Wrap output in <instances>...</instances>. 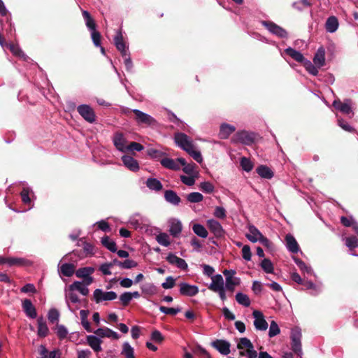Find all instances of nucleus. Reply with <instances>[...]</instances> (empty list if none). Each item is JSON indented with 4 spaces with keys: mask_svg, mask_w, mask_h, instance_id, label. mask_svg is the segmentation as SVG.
Returning a JSON list of instances; mask_svg holds the SVG:
<instances>
[{
    "mask_svg": "<svg viewBox=\"0 0 358 358\" xmlns=\"http://www.w3.org/2000/svg\"><path fill=\"white\" fill-rule=\"evenodd\" d=\"M124 113L129 117H131L129 113H134V119L138 124L152 125L155 123V120L152 116L138 109L125 108Z\"/></svg>",
    "mask_w": 358,
    "mask_h": 358,
    "instance_id": "nucleus-1",
    "label": "nucleus"
},
{
    "mask_svg": "<svg viewBox=\"0 0 358 358\" xmlns=\"http://www.w3.org/2000/svg\"><path fill=\"white\" fill-rule=\"evenodd\" d=\"M301 337L302 334L301 329L299 327H294L292 329L290 334L291 349L299 356L302 355Z\"/></svg>",
    "mask_w": 358,
    "mask_h": 358,
    "instance_id": "nucleus-2",
    "label": "nucleus"
},
{
    "mask_svg": "<svg viewBox=\"0 0 358 358\" xmlns=\"http://www.w3.org/2000/svg\"><path fill=\"white\" fill-rule=\"evenodd\" d=\"M255 140V134L254 133L246 131H238L232 138L234 143H241L243 144L250 145Z\"/></svg>",
    "mask_w": 358,
    "mask_h": 358,
    "instance_id": "nucleus-3",
    "label": "nucleus"
},
{
    "mask_svg": "<svg viewBox=\"0 0 358 358\" xmlns=\"http://www.w3.org/2000/svg\"><path fill=\"white\" fill-rule=\"evenodd\" d=\"M237 348L238 350L246 349L247 357L248 358H256L257 357V352L255 350L254 345L248 338L243 337L239 339L237 344Z\"/></svg>",
    "mask_w": 358,
    "mask_h": 358,
    "instance_id": "nucleus-4",
    "label": "nucleus"
},
{
    "mask_svg": "<svg viewBox=\"0 0 358 358\" xmlns=\"http://www.w3.org/2000/svg\"><path fill=\"white\" fill-rule=\"evenodd\" d=\"M117 297L115 292H103L101 289H96L93 293V299L96 303H99L103 301H112Z\"/></svg>",
    "mask_w": 358,
    "mask_h": 358,
    "instance_id": "nucleus-5",
    "label": "nucleus"
},
{
    "mask_svg": "<svg viewBox=\"0 0 358 358\" xmlns=\"http://www.w3.org/2000/svg\"><path fill=\"white\" fill-rule=\"evenodd\" d=\"M176 144L185 151L189 152L194 145L192 141H189L188 136L184 133H177L174 137Z\"/></svg>",
    "mask_w": 358,
    "mask_h": 358,
    "instance_id": "nucleus-6",
    "label": "nucleus"
},
{
    "mask_svg": "<svg viewBox=\"0 0 358 358\" xmlns=\"http://www.w3.org/2000/svg\"><path fill=\"white\" fill-rule=\"evenodd\" d=\"M262 25L266 27L271 33L280 37L286 38L287 36V32L285 29L280 27L278 24L271 21H262Z\"/></svg>",
    "mask_w": 358,
    "mask_h": 358,
    "instance_id": "nucleus-7",
    "label": "nucleus"
},
{
    "mask_svg": "<svg viewBox=\"0 0 358 358\" xmlns=\"http://www.w3.org/2000/svg\"><path fill=\"white\" fill-rule=\"evenodd\" d=\"M78 113L87 122L92 123L95 121V114L93 109L88 105H80L78 107Z\"/></svg>",
    "mask_w": 358,
    "mask_h": 358,
    "instance_id": "nucleus-8",
    "label": "nucleus"
},
{
    "mask_svg": "<svg viewBox=\"0 0 358 358\" xmlns=\"http://www.w3.org/2000/svg\"><path fill=\"white\" fill-rule=\"evenodd\" d=\"M211 346L216 349L220 354L227 355L230 353L229 342L222 339H216L210 343Z\"/></svg>",
    "mask_w": 358,
    "mask_h": 358,
    "instance_id": "nucleus-9",
    "label": "nucleus"
},
{
    "mask_svg": "<svg viewBox=\"0 0 358 358\" xmlns=\"http://www.w3.org/2000/svg\"><path fill=\"white\" fill-rule=\"evenodd\" d=\"M255 317L254 326L256 329L260 331H265L268 328V323L264 319V315L259 310H255L252 313Z\"/></svg>",
    "mask_w": 358,
    "mask_h": 358,
    "instance_id": "nucleus-10",
    "label": "nucleus"
},
{
    "mask_svg": "<svg viewBox=\"0 0 358 358\" xmlns=\"http://www.w3.org/2000/svg\"><path fill=\"white\" fill-rule=\"evenodd\" d=\"M209 230L216 238H222L224 236L225 231L220 223L215 220H209L207 222Z\"/></svg>",
    "mask_w": 358,
    "mask_h": 358,
    "instance_id": "nucleus-11",
    "label": "nucleus"
},
{
    "mask_svg": "<svg viewBox=\"0 0 358 358\" xmlns=\"http://www.w3.org/2000/svg\"><path fill=\"white\" fill-rule=\"evenodd\" d=\"M180 294L186 296H194L199 293V287L186 282H181L180 285Z\"/></svg>",
    "mask_w": 358,
    "mask_h": 358,
    "instance_id": "nucleus-12",
    "label": "nucleus"
},
{
    "mask_svg": "<svg viewBox=\"0 0 358 358\" xmlns=\"http://www.w3.org/2000/svg\"><path fill=\"white\" fill-rule=\"evenodd\" d=\"M350 103V99H346L343 103H342L341 100L338 99L334 101L332 105L336 109L340 110L344 114L348 115L352 113Z\"/></svg>",
    "mask_w": 358,
    "mask_h": 358,
    "instance_id": "nucleus-13",
    "label": "nucleus"
},
{
    "mask_svg": "<svg viewBox=\"0 0 358 358\" xmlns=\"http://www.w3.org/2000/svg\"><path fill=\"white\" fill-rule=\"evenodd\" d=\"M166 259L169 264L176 265L178 268L182 270L187 269L188 266L186 262L183 259L177 257L173 253H169Z\"/></svg>",
    "mask_w": 358,
    "mask_h": 358,
    "instance_id": "nucleus-14",
    "label": "nucleus"
},
{
    "mask_svg": "<svg viewBox=\"0 0 358 358\" xmlns=\"http://www.w3.org/2000/svg\"><path fill=\"white\" fill-rule=\"evenodd\" d=\"M124 165L131 171L139 170V164L136 159L129 155H124L122 157Z\"/></svg>",
    "mask_w": 358,
    "mask_h": 358,
    "instance_id": "nucleus-15",
    "label": "nucleus"
},
{
    "mask_svg": "<svg viewBox=\"0 0 358 358\" xmlns=\"http://www.w3.org/2000/svg\"><path fill=\"white\" fill-rule=\"evenodd\" d=\"M22 308L26 315L30 318L34 319L36 317V310L30 299H26L22 301Z\"/></svg>",
    "mask_w": 358,
    "mask_h": 358,
    "instance_id": "nucleus-16",
    "label": "nucleus"
},
{
    "mask_svg": "<svg viewBox=\"0 0 358 358\" xmlns=\"http://www.w3.org/2000/svg\"><path fill=\"white\" fill-rule=\"evenodd\" d=\"M249 233L246 234L247 238L252 243H256L264 236L254 225H249Z\"/></svg>",
    "mask_w": 358,
    "mask_h": 358,
    "instance_id": "nucleus-17",
    "label": "nucleus"
},
{
    "mask_svg": "<svg viewBox=\"0 0 358 358\" xmlns=\"http://www.w3.org/2000/svg\"><path fill=\"white\" fill-rule=\"evenodd\" d=\"M113 143L115 148L121 151L126 152L127 146L125 145L126 139L124 138L123 134L120 132H117L115 134L113 137Z\"/></svg>",
    "mask_w": 358,
    "mask_h": 358,
    "instance_id": "nucleus-18",
    "label": "nucleus"
},
{
    "mask_svg": "<svg viewBox=\"0 0 358 358\" xmlns=\"http://www.w3.org/2000/svg\"><path fill=\"white\" fill-rule=\"evenodd\" d=\"M114 41L117 49L121 52V55H126V53H128V48L124 42L123 36L120 31L115 36Z\"/></svg>",
    "mask_w": 358,
    "mask_h": 358,
    "instance_id": "nucleus-19",
    "label": "nucleus"
},
{
    "mask_svg": "<svg viewBox=\"0 0 358 358\" xmlns=\"http://www.w3.org/2000/svg\"><path fill=\"white\" fill-rule=\"evenodd\" d=\"M212 282L208 286V289L212 292H215L219 289L224 287L223 278L220 274H217L211 277Z\"/></svg>",
    "mask_w": 358,
    "mask_h": 358,
    "instance_id": "nucleus-20",
    "label": "nucleus"
},
{
    "mask_svg": "<svg viewBox=\"0 0 358 358\" xmlns=\"http://www.w3.org/2000/svg\"><path fill=\"white\" fill-rule=\"evenodd\" d=\"M87 344L93 349L94 352H99L102 350V348L101 347L102 341L98 337L93 335L87 336Z\"/></svg>",
    "mask_w": 358,
    "mask_h": 358,
    "instance_id": "nucleus-21",
    "label": "nucleus"
},
{
    "mask_svg": "<svg viewBox=\"0 0 358 358\" xmlns=\"http://www.w3.org/2000/svg\"><path fill=\"white\" fill-rule=\"evenodd\" d=\"M313 62L317 67H322L325 64V50L323 47H320L313 58Z\"/></svg>",
    "mask_w": 358,
    "mask_h": 358,
    "instance_id": "nucleus-22",
    "label": "nucleus"
},
{
    "mask_svg": "<svg viewBox=\"0 0 358 358\" xmlns=\"http://www.w3.org/2000/svg\"><path fill=\"white\" fill-rule=\"evenodd\" d=\"M235 130L234 126L229 124H222L220 126L219 136L222 139H227Z\"/></svg>",
    "mask_w": 358,
    "mask_h": 358,
    "instance_id": "nucleus-23",
    "label": "nucleus"
},
{
    "mask_svg": "<svg viewBox=\"0 0 358 358\" xmlns=\"http://www.w3.org/2000/svg\"><path fill=\"white\" fill-rule=\"evenodd\" d=\"M160 164L162 166H163L164 168L173 170V171H178L180 169V166L179 164L174 159L168 158V157H164L162 159H160Z\"/></svg>",
    "mask_w": 358,
    "mask_h": 358,
    "instance_id": "nucleus-24",
    "label": "nucleus"
},
{
    "mask_svg": "<svg viewBox=\"0 0 358 358\" xmlns=\"http://www.w3.org/2000/svg\"><path fill=\"white\" fill-rule=\"evenodd\" d=\"M164 198L167 202L173 205H178L181 201L180 198L177 194L171 189L164 192Z\"/></svg>",
    "mask_w": 358,
    "mask_h": 358,
    "instance_id": "nucleus-25",
    "label": "nucleus"
},
{
    "mask_svg": "<svg viewBox=\"0 0 358 358\" xmlns=\"http://www.w3.org/2000/svg\"><path fill=\"white\" fill-rule=\"evenodd\" d=\"M257 173L263 178L271 179L273 177V172L266 165H260L256 169Z\"/></svg>",
    "mask_w": 358,
    "mask_h": 358,
    "instance_id": "nucleus-26",
    "label": "nucleus"
},
{
    "mask_svg": "<svg viewBox=\"0 0 358 358\" xmlns=\"http://www.w3.org/2000/svg\"><path fill=\"white\" fill-rule=\"evenodd\" d=\"M285 52L287 55L298 62L303 64V62L306 59L300 52L292 48L289 47L287 48Z\"/></svg>",
    "mask_w": 358,
    "mask_h": 358,
    "instance_id": "nucleus-27",
    "label": "nucleus"
},
{
    "mask_svg": "<svg viewBox=\"0 0 358 358\" xmlns=\"http://www.w3.org/2000/svg\"><path fill=\"white\" fill-rule=\"evenodd\" d=\"M285 241L287 247L290 252L296 253L299 251V245L293 236L287 234L285 237Z\"/></svg>",
    "mask_w": 358,
    "mask_h": 358,
    "instance_id": "nucleus-28",
    "label": "nucleus"
},
{
    "mask_svg": "<svg viewBox=\"0 0 358 358\" xmlns=\"http://www.w3.org/2000/svg\"><path fill=\"white\" fill-rule=\"evenodd\" d=\"M338 27V21L335 16H331L327 18L325 23L326 30L330 33L335 32Z\"/></svg>",
    "mask_w": 358,
    "mask_h": 358,
    "instance_id": "nucleus-29",
    "label": "nucleus"
},
{
    "mask_svg": "<svg viewBox=\"0 0 358 358\" xmlns=\"http://www.w3.org/2000/svg\"><path fill=\"white\" fill-rule=\"evenodd\" d=\"M145 185L150 189L156 192H159L163 188L162 182L158 179L154 178H148Z\"/></svg>",
    "mask_w": 358,
    "mask_h": 358,
    "instance_id": "nucleus-30",
    "label": "nucleus"
},
{
    "mask_svg": "<svg viewBox=\"0 0 358 358\" xmlns=\"http://www.w3.org/2000/svg\"><path fill=\"white\" fill-rule=\"evenodd\" d=\"M38 335L41 337H45L48 336L49 329L46 324L45 321L42 317L38 318Z\"/></svg>",
    "mask_w": 358,
    "mask_h": 358,
    "instance_id": "nucleus-31",
    "label": "nucleus"
},
{
    "mask_svg": "<svg viewBox=\"0 0 358 358\" xmlns=\"http://www.w3.org/2000/svg\"><path fill=\"white\" fill-rule=\"evenodd\" d=\"M182 231V224L179 220H173L171 222L169 232L173 237H178Z\"/></svg>",
    "mask_w": 358,
    "mask_h": 358,
    "instance_id": "nucleus-32",
    "label": "nucleus"
},
{
    "mask_svg": "<svg viewBox=\"0 0 358 358\" xmlns=\"http://www.w3.org/2000/svg\"><path fill=\"white\" fill-rule=\"evenodd\" d=\"M191 350L194 355H198L201 358H212L209 352L199 344L192 346L191 348Z\"/></svg>",
    "mask_w": 358,
    "mask_h": 358,
    "instance_id": "nucleus-33",
    "label": "nucleus"
},
{
    "mask_svg": "<svg viewBox=\"0 0 358 358\" xmlns=\"http://www.w3.org/2000/svg\"><path fill=\"white\" fill-rule=\"evenodd\" d=\"M69 291L73 292L74 290H78L81 294L83 296H87L89 294L88 288L84 287L83 285V282L79 281H76L71 285H69Z\"/></svg>",
    "mask_w": 358,
    "mask_h": 358,
    "instance_id": "nucleus-34",
    "label": "nucleus"
},
{
    "mask_svg": "<svg viewBox=\"0 0 358 358\" xmlns=\"http://www.w3.org/2000/svg\"><path fill=\"white\" fill-rule=\"evenodd\" d=\"M241 280L238 278L227 277L226 278L225 288L227 290L233 293L235 290V287L240 284Z\"/></svg>",
    "mask_w": 358,
    "mask_h": 358,
    "instance_id": "nucleus-35",
    "label": "nucleus"
},
{
    "mask_svg": "<svg viewBox=\"0 0 358 358\" xmlns=\"http://www.w3.org/2000/svg\"><path fill=\"white\" fill-rule=\"evenodd\" d=\"M75 266L73 264L65 263L63 264L60 267V271L63 275L66 277H71L75 273Z\"/></svg>",
    "mask_w": 358,
    "mask_h": 358,
    "instance_id": "nucleus-36",
    "label": "nucleus"
},
{
    "mask_svg": "<svg viewBox=\"0 0 358 358\" xmlns=\"http://www.w3.org/2000/svg\"><path fill=\"white\" fill-rule=\"evenodd\" d=\"M82 14L85 20V24L87 28L91 31L95 30L96 27V24L94 20L91 16L90 13L87 10H83Z\"/></svg>",
    "mask_w": 358,
    "mask_h": 358,
    "instance_id": "nucleus-37",
    "label": "nucleus"
},
{
    "mask_svg": "<svg viewBox=\"0 0 358 358\" xmlns=\"http://www.w3.org/2000/svg\"><path fill=\"white\" fill-rule=\"evenodd\" d=\"M101 244L106 248L108 250L112 252H115L117 251V245L115 241L110 240L109 236H104L101 238Z\"/></svg>",
    "mask_w": 358,
    "mask_h": 358,
    "instance_id": "nucleus-38",
    "label": "nucleus"
},
{
    "mask_svg": "<svg viewBox=\"0 0 358 358\" xmlns=\"http://www.w3.org/2000/svg\"><path fill=\"white\" fill-rule=\"evenodd\" d=\"M94 271L95 268L91 266L80 268L77 271H76V275L78 278H83L85 277H87V275H90L91 274H92L94 272Z\"/></svg>",
    "mask_w": 358,
    "mask_h": 358,
    "instance_id": "nucleus-39",
    "label": "nucleus"
},
{
    "mask_svg": "<svg viewBox=\"0 0 358 358\" xmlns=\"http://www.w3.org/2000/svg\"><path fill=\"white\" fill-rule=\"evenodd\" d=\"M27 261L24 258L20 257H6V264L9 266H23L25 265Z\"/></svg>",
    "mask_w": 358,
    "mask_h": 358,
    "instance_id": "nucleus-40",
    "label": "nucleus"
},
{
    "mask_svg": "<svg viewBox=\"0 0 358 358\" xmlns=\"http://www.w3.org/2000/svg\"><path fill=\"white\" fill-rule=\"evenodd\" d=\"M294 261L302 272L306 273L310 275L313 274V271L312 268L306 265V264L303 261L299 258H294Z\"/></svg>",
    "mask_w": 358,
    "mask_h": 358,
    "instance_id": "nucleus-41",
    "label": "nucleus"
},
{
    "mask_svg": "<svg viewBox=\"0 0 358 358\" xmlns=\"http://www.w3.org/2000/svg\"><path fill=\"white\" fill-rule=\"evenodd\" d=\"M193 231L199 237L206 238L208 235L206 229L200 224H194L192 227Z\"/></svg>",
    "mask_w": 358,
    "mask_h": 358,
    "instance_id": "nucleus-42",
    "label": "nucleus"
},
{
    "mask_svg": "<svg viewBox=\"0 0 358 358\" xmlns=\"http://www.w3.org/2000/svg\"><path fill=\"white\" fill-rule=\"evenodd\" d=\"M236 301L243 305L245 307H248L250 305V300L248 295L243 294L241 292H238L236 294Z\"/></svg>",
    "mask_w": 358,
    "mask_h": 358,
    "instance_id": "nucleus-43",
    "label": "nucleus"
},
{
    "mask_svg": "<svg viewBox=\"0 0 358 358\" xmlns=\"http://www.w3.org/2000/svg\"><path fill=\"white\" fill-rule=\"evenodd\" d=\"M303 64L308 73L313 76H317L318 74V69L320 67H317L316 65H315V64H313L310 61L307 59H306Z\"/></svg>",
    "mask_w": 358,
    "mask_h": 358,
    "instance_id": "nucleus-44",
    "label": "nucleus"
},
{
    "mask_svg": "<svg viewBox=\"0 0 358 358\" xmlns=\"http://www.w3.org/2000/svg\"><path fill=\"white\" fill-rule=\"evenodd\" d=\"M261 267L266 273H273V264L271 261L268 259H264L261 262Z\"/></svg>",
    "mask_w": 358,
    "mask_h": 358,
    "instance_id": "nucleus-45",
    "label": "nucleus"
},
{
    "mask_svg": "<svg viewBox=\"0 0 358 358\" xmlns=\"http://www.w3.org/2000/svg\"><path fill=\"white\" fill-rule=\"evenodd\" d=\"M345 245L350 251H352L358 247V238L355 236L347 237L345 238Z\"/></svg>",
    "mask_w": 358,
    "mask_h": 358,
    "instance_id": "nucleus-46",
    "label": "nucleus"
},
{
    "mask_svg": "<svg viewBox=\"0 0 358 358\" xmlns=\"http://www.w3.org/2000/svg\"><path fill=\"white\" fill-rule=\"evenodd\" d=\"M122 354L124 355L126 358H135L134 348L127 342L123 344Z\"/></svg>",
    "mask_w": 358,
    "mask_h": 358,
    "instance_id": "nucleus-47",
    "label": "nucleus"
},
{
    "mask_svg": "<svg viewBox=\"0 0 358 358\" xmlns=\"http://www.w3.org/2000/svg\"><path fill=\"white\" fill-rule=\"evenodd\" d=\"M187 200L190 203H199L203 199V195L199 192H192L187 195Z\"/></svg>",
    "mask_w": 358,
    "mask_h": 358,
    "instance_id": "nucleus-48",
    "label": "nucleus"
},
{
    "mask_svg": "<svg viewBox=\"0 0 358 358\" xmlns=\"http://www.w3.org/2000/svg\"><path fill=\"white\" fill-rule=\"evenodd\" d=\"M148 155L152 159L160 160L162 157L166 155V153L159 150L150 148L147 151Z\"/></svg>",
    "mask_w": 358,
    "mask_h": 358,
    "instance_id": "nucleus-49",
    "label": "nucleus"
},
{
    "mask_svg": "<svg viewBox=\"0 0 358 358\" xmlns=\"http://www.w3.org/2000/svg\"><path fill=\"white\" fill-rule=\"evenodd\" d=\"M159 310L166 315H175L181 311V308H168L161 306L159 307Z\"/></svg>",
    "mask_w": 358,
    "mask_h": 358,
    "instance_id": "nucleus-50",
    "label": "nucleus"
},
{
    "mask_svg": "<svg viewBox=\"0 0 358 358\" xmlns=\"http://www.w3.org/2000/svg\"><path fill=\"white\" fill-rule=\"evenodd\" d=\"M156 240L163 246L167 247L170 245L169 237L166 233H160L157 236Z\"/></svg>",
    "mask_w": 358,
    "mask_h": 358,
    "instance_id": "nucleus-51",
    "label": "nucleus"
},
{
    "mask_svg": "<svg viewBox=\"0 0 358 358\" xmlns=\"http://www.w3.org/2000/svg\"><path fill=\"white\" fill-rule=\"evenodd\" d=\"M241 166L242 169L246 172H250L253 169V164L252 162L245 157L241 158Z\"/></svg>",
    "mask_w": 358,
    "mask_h": 358,
    "instance_id": "nucleus-52",
    "label": "nucleus"
},
{
    "mask_svg": "<svg viewBox=\"0 0 358 358\" xmlns=\"http://www.w3.org/2000/svg\"><path fill=\"white\" fill-rule=\"evenodd\" d=\"M280 332V328L278 324L274 321H271L269 327L268 336L270 338L274 337L279 334Z\"/></svg>",
    "mask_w": 358,
    "mask_h": 358,
    "instance_id": "nucleus-53",
    "label": "nucleus"
},
{
    "mask_svg": "<svg viewBox=\"0 0 358 358\" xmlns=\"http://www.w3.org/2000/svg\"><path fill=\"white\" fill-rule=\"evenodd\" d=\"M200 189L207 194H210L214 191V186L210 182H203L199 185Z\"/></svg>",
    "mask_w": 358,
    "mask_h": 358,
    "instance_id": "nucleus-54",
    "label": "nucleus"
},
{
    "mask_svg": "<svg viewBox=\"0 0 358 358\" xmlns=\"http://www.w3.org/2000/svg\"><path fill=\"white\" fill-rule=\"evenodd\" d=\"M83 252L85 254V256H87V255L92 256V255H94V253H95L94 246L90 243L85 241L83 243Z\"/></svg>",
    "mask_w": 358,
    "mask_h": 358,
    "instance_id": "nucleus-55",
    "label": "nucleus"
},
{
    "mask_svg": "<svg viewBox=\"0 0 358 358\" xmlns=\"http://www.w3.org/2000/svg\"><path fill=\"white\" fill-rule=\"evenodd\" d=\"M57 335L60 340L65 338L68 334L66 328L62 324H57Z\"/></svg>",
    "mask_w": 358,
    "mask_h": 358,
    "instance_id": "nucleus-56",
    "label": "nucleus"
},
{
    "mask_svg": "<svg viewBox=\"0 0 358 358\" xmlns=\"http://www.w3.org/2000/svg\"><path fill=\"white\" fill-rule=\"evenodd\" d=\"M91 36H92V41H93L94 45L96 47L101 46V34L95 29V30L92 31Z\"/></svg>",
    "mask_w": 358,
    "mask_h": 358,
    "instance_id": "nucleus-57",
    "label": "nucleus"
},
{
    "mask_svg": "<svg viewBox=\"0 0 358 358\" xmlns=\"http://www.w3.org/2000/svg\"><path fill=\"white\" fill-rule=\"evenodd\" d=\"M59 313L57 309H50L48 312V320L51 323L58 321Z\"/></svg>",
    "mask_w": 358,
    "mask_h": 358,
    "instance_id": "nucleus-58",
    "label": "nucleus"
},
{
    "mask_svg": "<svg viewBox=\"0 0 358 358\" xmlns=\"http://www.w3.org/2000/svg\"><path fill=\"white\" fill-rule=\"evenodd\" d=\"M22 201L25 204H29L31 203V199L29 197V189L24 187L20 192Z\"/></svg>",
    "mask_w": 358,
    "mask_h": 358,
    "instance_id": "nucleus-59",
    "label": "nucleus"
},
{
    "mask_svg": "<svg viewBox=\"0 0 358 358\" xmlns=\"http://www.w3.org/2000/svg\"><path fill=\"white\" fill-rule=\"evenodd\" d=\"M131 292H124L120 296L122 306H127L131 301Z\"/></svg>",
    "mask_w": 358,
    "mask_h": 358,
    "instance_id": "nucleus-60",
    "label": "nucleus"
},
{
    "mask_svg": "<svg viewBox=\"0 0 358 358\" xmlns=\"http://www.w3.org/2000/svg\"><path fill=\"white\" fill-rule=\"evenodd\" d=\"M144 147L139 143L137 142H131L129 145L127 146L126 151H141L143 150Z\"/></svg>",
    "mask_w": 358,
    "mask_h": 358,
    "instance_id": "nucleus-61",
    "label": "nucleus"
},
{
    "mask_svg": "<svg viewBox=\"0 0 358 358\" xmlns=\"http://www.w3.org/2000/svg\"><path fill=\"white\" fill-rule=\"evenodd\" d=\"M301 285L303 287V289H313L315 292H318L317 287L312 281L303 279Z\"/></svg>",
    "mask_w": 358,
    "mask_h": 358,
    "instance_id": "nucleus-62",
    "label": "nucleus"
},
{
    "mask_svg": "<svg viewBox=\"0 0 358 358\" xmlns=\"http://www.w3.org/2000/svg\"><path fill=\"white\" fill-rule=\"evenodd\" d=\"M341 222L343 226L346 227H353V225L356 224V222L353 220L352 217H348L345 216H342L341 217Z\"/></svg>",
    "mask_w": 358,
    "mask_h": 358,
    "instance_id": "nucleus-63",
    "label": "nucleus"
},
{
    "mask_svg": "<svg viewBox=\"0 0 358 358\" xmlns=\"http://www.w3.org/2000/svg\"><path fill=\"white\" fill-rule=\"evenodd\" d=\"M107 331H110V329L108 327L99 328L94 333L101 338H110V334Z\"/></svg>",
    "mask_w": 358,
    "mask_h": 358,
    "instance_id": "nucleus-64",
    "label": "nucleus"
}]
</instances>
